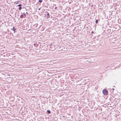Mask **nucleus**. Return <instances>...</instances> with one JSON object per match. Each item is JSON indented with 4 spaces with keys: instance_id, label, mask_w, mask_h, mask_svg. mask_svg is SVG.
Segmentation results:
<instances>
[{
    "instance_id": "1",
    "label": "nucleus",
    "mask_w": 121,
    "mask_h": 121,
    "mask_svg": "<svg viewBox=\"0 0 121 121\" xmlns=\"http://www.w3.org/2000/svg\"><path fill=\"white\" fill-rule=\"evenodd\" d=\"M102 92L104 94L106 95L108 94V91L107 90L104 89L103 90Z\"/></svg>"
},
{
    "instance_id": "2",
    "label": "nucleus",
    "mask_w": 121,
    "mask_h": 121,
    "mask_svg": "<svg viewBox=\"0 0 121 121\" xmlns=\"http://www.w3.org/2000/svg\"><path fill=\"white\" fill-rule=\"evenodd\" d=\"M45 15L46 16L47 18H49L50 17L49 14L48 12H46L45 13Z\"/></svg>"
},
{
    "instance_id": "3",
    "label": "nucleus",
    "mask_w": 121,
    "mask_h": 121,
    "mask_svg": "<svg viewBox=\"0 0 121 121\" xmlns=\"http://www.w3.org/2000/svg\"><path fill=\"white\" fill-rule=\"evenodd\" d=\"M11 30L14 31V33H15L16 29L14 27H13V28L11 29Z\"/></svg>"
},
{
    "instance_id": "4",
    "label": "nucleus",
    "mask_w": 121,
    "mask_h": 121,
    "mask_svg": "<svg viewBox=\"0 0 121 121\" xmlns=\"http://www.w3.org/2000/svg\"><path fill=\"white\" fill-rule=\"evenodd\" d=\"M47 112L48 113V114H50L51 113V111L49 110H47Z\"/></svg>"
},
{
    "instance_id": "5",
    "label": "nucleus",
    "mask_w": 121,
    "mask_h": 121,
    "mask_svg": "<svg viewBox=\"0 0 121 121\" xmlns=\"http://www.w3.org/2000/svg\"><path fill=\"white\" fill-rule=\"evenodd\" d=\"M23 17V15L22 14L20 16V18H22Z\"/></svg>"
},
{
    "instance_id": "6",
    "label": "nucleus",
    "mask_w": 121,
    "mask_h": 121,
    "mask_svg": "<svg viewBox=\"0 0 121 121\" xmlns=\"http://www.w3.org/2000/svg\"><path fill=\"white\" fill-rule=\"evenodd\" d=\"M98 22V20L97 19H96L95 20V23H96L97 24Z\"/></svg>"
},
{
    "instance_id": "7",
    "label": "nucleus",
    "mask_w": 121,
    "mask_h": 121,
    "mask_svg": "<svg viewBox=\"0 0 121 121\" xmlns=\"http://www.w3.org/2000/svg\"><path fill=\"white\" fill-rule=\"evenodd\" d=\"M38 45L37 44H35V43L34 44V46H35L36 47H37V46H38V45Z\"/></svg>"
},
{
    "instance_id": "8",
    "label": "nucleus",
    "mask_w": 121,
    "mask_h": 121,
    "mask_svg": "<svg viewBox=\"0 0 121 121\" xmlns=\"http://www.w3.org/2000/svg\"><path fill=\"white\" fill-rule=\"evenodd\" d=\"M22 5L21 4H20L18 5H17V6H18L19 7H21V6Z\"/></svg>"
},
{
    "instance_id": "9",
    "label": "nucleus",
    "mask_w": 121,
    "mask_h": 121,
    "mask_svg": "<svg viewBox=\"0 0 121 121\" xmlns=\"http://www.w3.org/2000/svg\"><path fill=\"white\" fill-rule=\"evenodd\" d=\"M34 25L36 27L38 25V24H35Z\"/></svg>"
},
{
    "instance_id": "10",
    "label": "nucleus",
    "mask_w": 121,
    "mask_h": 121,
    "mask_svg": "<svg viewBox=\"0 0 121 121\" xmlns=\"http://www.w3.org/2000/svg\"><path fill=\"white\" fill-rule=\"evenodd\" d=\"M22 9V8L21 7H20L18 8L19 10H20Z\"/></svg>"
},
{
    "instance_id": "11",
    "label": "nucleus",
    "mask_w": 121,
    "mask_h": 121,
    "mask_svg": "<svg viewBox=\"0 0 121 121\" xmlns=\"http://www.w3.org/2000/svg\"><path fill=\"white\" fill-rule=\"evenodd\" d=\"M42 1V0H39V2L41 3V2Z\"/></svg>"
},
{
    "instance_id": "12",
    "label": "nucleus",
    "mask_w": 121,
    "mask_h": 121,
    "mask_svg": "<svg viewBox=\"0 0 121 121\" xmlns=\"http://www.w3.org/2000/svg\"><path fill=\"white\" fill-rule=\"evenodd\" d=\"M94 33V32L93 31H92V32H91V34H93V33Z\"/></svg>"
},
{
    "instance_id": "13",
    "label": "nucleus",
    "mask_w": 121,
    "mask_h": 121,
    "mask_svg": "<svg viewBox=\"0 0 121 121\" xmlns=\"http://www.w3.org/2000/svg\"><path fill=\"white\" fill-rule=\"evenodd\" d=\"M112 90H113L112 92H113V91H114V88H112Z\"/></svg>"
},
{
    "instance_id": "14",
    "label": "nucleus",
    "mask_w": 121,
    "mask_h": 121,
    "mask_svg": "<svg viewBox=\"0 0 121 121\" xmlns=\"http://www.w3.org/2000/svg\"><path fill=\"white\" fill-rule=\"evenodd\" d=\"M57 7H55V9H57Z\"/></svg>"
},
{
    "instance_id": "15",
    "label": "nucleus",
    "mask_w": 121,
    "mask_h": 121,
    "mask_svg": "<svg viewBox=\"0 0 121 121\" xmlns=\"http://www.w3.org/2000/svg\"><path fill=\"white\" fill-rule=\"evenodd\" d=\"M23 14H24L25 16H26V14H25V13H23Z\"/></svg>"
},
{
    "instance_id": "16",
    "label": "nucleus",
    "mask_w": 121,
    "mask_h": 121,
    "mask_svg": "<svg viewBox=\"0 0 121 121\" xmlns=\"http://www.w3.org/2000/svg\"><path fill=\"white\" fill-rule=\"evenodd\" d=\"M52 44H50V46H52Z\"/></svg>"
},
{
    "instance_id": "17",
    "label": "nucleus",
    "mask_w": 121,
    "mask_h": 121,
    "mask_svg": "<svg viewBox=\"0 0 121 121\" xmlns=\"http://www.w3.org/2000/svg\"><path fill=\"white\" fill-rule=\"evenodd\" d=\"M26 13L27 14L28 13L27 12H26Z\"/></svg>"
},
{
    "instance_id": "18",
    "label": "nucleus",
    "mask_w": 121,
    "mask_h": 121,
    "mask_svg": "<svg viewBox=\"0 0 121 121\" xmlns=\"http://www.w3.org/2000/svg\"><path fill=\"white\" fill-rule=\"evenodd\" d=\"M39 10H40V8H39Z\"/></svg>"
},
{
    "instance_id": "19",
    "label": "nucleus",
    "mask_w": 121,
    "mask_h": 121,
    "mask_svg": "<svg viewBox=\"0 0 121 121\" xmlns=\"http://www.w3.org/2000/svg\"><path fill=\"white\" fill-rule=\"evenodd\" d=\"M63 117H64V116H63Z\"/></svg>"
},
{
    "instance_id": "20",
    "label": "nucleus",
    "mask_w": 121,
    "mask_h": 121,
    "mask_svg": "<svg viewBox=\"0 0 121 121\" xmlns=\"http://www.w3.org/2000/svg\"><path fill=\"white\" fill-rule=\"evenodd\" d=\"M114 87H115V86H114Z\"/></svg>"
}]
</instances>
